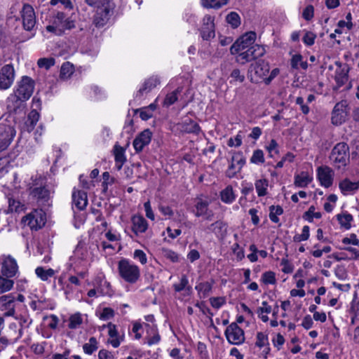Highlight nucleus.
Returning <instances> with one entry per match:
<instances>
[{
  "label": "nucleus",
  "instance_id": "f257e3e1",
  "mask_svg": "<svg viewBox=\"0 0 359 359\" xmlns=\"http://www.w3.org/2000/svg\"><path fill=\"white\" fill-rule=\"evenodd\" d=\"M35 87V81L29 76H23L18 82L14 93L7 98V107L15 111L22 102L28 100L32 95Z\"/></svg>",
  "mask_w": 359,
  "mask_h": 359
},
{
  "label": "nucleus",
  "instance_id": "f03ea898",
  "mask_svg": "<svg viewBox=\"0 0 359 359\" xmlns=\"http://www.w3.org/2000/svg\"><path fill=\"white\" fill-rule=\"evenodd\" d=\"M30 196L36 201L41 207L50 206V191L46 188V182L40 177L36 180L29 188Z\"/></svg>",
  "mask_w": 359,
  "mask_h": 359
},
{
  "label": "nucleus",
  "instance_id": "7ed1b4c3",
  "mask_svg": "<svg viewBox=\"0 0 359 359\" xmlns=\"http://www.w3.org/2000/svg\"><path fill=\"white\" fill-rule=\"evenodd\" d=\"M329 158L338 169L346 166L350 161L348 145L346 142L337 143L332 148Z\"/></svg>",
  "mask_w": 359,
  "mask_h": 359
},
{
  "label": "nucleus",
  "instance_id": "20e7f679",
  "mask_svg": "<svg viewBox=\"0 0 359 359\" xmlns=\"http://www.w3.org/2000/svg\"><path fill=\"white\" fill-rule=\"evenodd\" d=\"M118 271L121 278L131 284L135 283L140 277L138 266L131 264L126 259H122L118 262Z\"/></svg>",
  "mask_w": 359,
  "mask_h": 359
},
{
  "label": "nucleus",
  "instance_id": "39448f33",
  "mask_svg": "<svg viewBox=\"0 0 359 359\" xmlns=\"http://www.w3.org/2000/svg\"><path fill=\"white\" fill-rule=\"evenodd\" d=\"M95 14L93 16V24L97 27H103L109 21L113 14L114 4L110 0H103L101 6L97 5Z\"/></svg>",
  "mask_w": 359,
  "mask_h": 359
},
{
  "label": "nucleus",
  "instance_id": "423d86ee",
  "mask_svg": "<svg viewBox=\"0 0 359 359\" xmlns=\"http://www.w3.org/2000/svg\"><path fill=\"white\" fill-rule=\"evenodd\" d=\"M266 53L265 48L263 46L259 44H255L246 50H243L238 53L236 57V62L241 65H245L247 62L256 60L259 57L264 55Z\"/></svg>",
  "mask_w": 359,
  "mask_h": 359
},
{
  "label": "nucleus",
  "instance_id": "0eeeda50",
  "mask_svg": "<svg viewBox=\"0 0 359 359\" xmlns=\"http://www.w3.org/2000/svg\"><path fill=\"white\" fill-rule=\"evenodd\" d=\"M256 37L257 34L252 31L243 34L231 46V53L232 55L238 54L246 48L255 45Z\"/></svg>",
  "mask_w": 359,
  "mask_h": 359
},
{
  "label": "nucleus",
  "instance_id": "6e6552de",
  "mask_svg": "<svg viewBox=\"0 0 359 359\" xmlns=\"http://www.w3.org/2000/svg\"><path fill=\"white\" fill-rule=\"evenodd\" d=\"M245 164V158L243 153L241 151L234 152L230 160V164L226 170V176L229 178H233L238 172H241Z\"/></svg>",
  "mask_w": 359,
  "mask_h": 359
},
{
  "label": "nucleus",
  "instance_id": "1a4fd4ad",
  "mask_svg": "<svg viewBox=\"0 0 359 359\" xmlns=\"http://www.w3.org/2000/svg\"><path fill=\"white\" fill-rule=\"evenodd\" d=\"M15 130L13 126L7 123H0V152L4 151L12 142Z\"/></svg>",
  "mask_w": 359,
  "mask_h": 359
},
{
  "label": "nucleus",
  "instance_id": "9d476101",
  "mask_svg": "<svg viewBox=\"0 0 359 359\" xmlns=\"http://www.w3.org/2000/svg\"><path fill=\"white\" fill-rule=\"evenodd\" d=\"M269 69L270 67L268 62L264 60H256L255 62L250 64L249 67L248 77L252 82H254V79L252 76V73L254 72L257 77L264 80V78H266L269 72Z\"/></svg>",
  "mask_w": 359,
  "mask_h": 359
},
{
  "label": "nucleus",
  "instance_id": "9b49d317",
  "mask_svg": "<svg viewBox=\"0 0 359 359\" xmlns=\"http://www.w3.org/2000/svg\"><path fill=\"white\" fill-rule=\"evenodd\" d=\"M228 341L232 344H241L245 341L244 331L236 323H231L225 330Z\"/></svg>",
  "mask_w": 359,
  "mask_h": 359
},
{
  "label": "nucleus",
  "instance_id": "f8f14e48",
  "mask_svg": "<svg viewBox=\"0 0 359 359\" xmlns=\"http://www.w3.org/2000/svg\"><path fill=\"white\" fill-rule=\"evenodd\" d=\"M20 13L23 28L27 31H32L36 22L33 7L29 4H25Z\"/></svg>",
  "mask_w": 359,
  "mask_h": 359
},
{
  "label": "nucleus",
  "instance_id": "ddd939ff",
  "mask_svg": "<svg viewBox=\"0 0 359 359\" xmlns=\"http://www.w3.org/2000/svg\"><path fill=\"white\" fill-rule=\"evenodd\" d=\"M15 70L12 65H6L0 69V89H8L13 83Z\"/></svg>",
  "mask_w": 359,
  "mask_h": 359
},
{
  "label": "nucleus",
  "instance_id": "4468645a",
  "mask_svg": "<svg viewBox=\"0 0 359 359\" xmlns=\"http://www.w3.org/2000/svg\"><path fill=\"white\" fill-rule=\"evenodd\" d=\"M335 65L338 68L336 70L334 76L337 85L333 87V90L337 91L348 81L349 67L347 64H341L340 62H336Z\"/></svg>",
  "mask_w": 359,
  "mask_h": 359
},
{
  "label": "nucleus",
  "instance_id": "2eb2a0df",
  "mask_svg": "<svg viewBox=\"0 0 359 359\" xmlns=\"http://www.w3.org/2000/svg\"><path fill=\"white\" fill-rule=\"evenodd\" d=\"M347 113L346 101L337 103L332 112V123L336 126L341 125L346 121Z\"/></svg>",
  "mask_w": 359,
  "mask_h": 359
},
{
  "label": "nucleus",
  "instance_id": "dca6fc26",
  "mask_svg": "<svg viewBox=\"0 0 359 359\" xmlns=\"http://www.w3.org/2000/svg\"><path fill=\"white\" fill-rule=\"evenodd\" d=\"M203 40L208 41L215 36L214 18L206 15L203 19V25L200 29Z\"/></svg>",
  "mask_w": 359,
  "mask_h": 359
},
{
  "label": "nucleus",
  "instance_id": "f3484780",
  "mask_svg": "<svg viewBox=\"0 0 359 359\" xmlns=\"http://www.w3.org/2000/svg\"><path fill=\"white\" fill-rule=\"evenodd\" d=\"M334 174V170L329 166H320L317 168L318 179L320 184L326 188L332 186Z\"/></svg>",
  "mask_w": 359,
  "mask_h": 359
},
{
  "label": "nucleus",
  "instance_id": "a211bd4d",
  "mask_svg": "<svg viewBox=\"0 0 359 359\" xmlns=\"http://www.w3.org/2000/svg\"><path fill=\"white\" fill-rule=\"evenodd\" d=\"M151 137L152 133L149 129H145L138 134L133 143L136 153L141 152L144 147L150 143Z\"/></svg>",
  "mask_w": 359,
  "mask_h": 359
},
{
  "label": "nucleus",
  "instance_id": "6ab92c4d",
  "mask_svg": "<svg viewBox=\"0 0 359 359\" xmlns=\"http://www.w3.org/2000/svg\"><path fill=\"white\" fill-rule=\"evenodd\" d=\"M18 269V264L14 258L10 255L5 257L1 268V273L4 276L12 278L16 274Z\"/></svg>",
  "mask_w": 359,
  "mask_h": 359
},
{
  "label": "nucleus",
  "instance_id": "aec40b11",
  "mask_svg": "<svg viewBox=\"0 0 359 359\" xmlns=\"http://www.w3.org/2000/svg\"><path fill=\"white\" fill-rule=\"evenodd\" d=\"M72 202L79 210L85 209L88 204L87 193L81 190L74 191L72 194Z\"/></svg>",
  "mask_w": 359,
  "mask_h": 359
},
{
  "label": "nucleus",
  "instance_id": "412c9836",
  "mask_svg": "<svg viewBox=\"0 0 359 359\" xmlns=\"http://www.w3.org/2000/svg\"><path fill=\"white\" fill-rule=\"evenodd\" d=\"M132 229L133 231L137 235L140 233H144L146 231L148 227L147 220L140 215H135L132 217Z\"/></svg>",
  "mask_w": 359,
  "mask_h": 359
},
{
  "label": "nucleus",
  "instance_id": "4be33fe9",
  "mask_svg": "<svg viewBox=\"0 0 359 359\" xmlns=\"http://www.w3.org/2000/svg\"><path fill=\"white\" fill-rule=\"evenodd\" d=\"M339 187L343 194H351L359 189V181L353 182L346 178L339 182Z\"/></svg>",
  "mask_w": 359,
  "mask_h": 359
},
{
  "label": "nucleus",
  "instance_id": "5701e85b",
  "mask_svg": "<svg viewBox=\"0 0 359 359\" xmlns=\"http://www.w3.org/2000/svg\"><path fill=\"white\" fill-rule=\"evenodd\" d=\"M181 129L187 133L198 134L201 131L200 126L191 118H186L181 123Z\"/></svg>",
  "mask_w": 359,
  "mask_h": 359
},
{
  "label": "nucleus",
  "instance_id": "b1692460",
  "mask_svg": "<svg viewBox=\"0 0 359 359\" xmlns=\"http://www.w3.org/2000/svg\"><path fill=\"white\" fill-rule=\"evenodd\" d=\"M25 222H27L31 229H41L45 224V221L41 216L38 217L37 214H29L25 217Z\"/></svg>",
  "mask_w": 359,
  "mask_h": 359
},
{
  "label": "nucleus",
  "instance_id": "393cba45",
  "mask_svg": "<svg viewBox=\"0 0 359 359\" xmlns=\"http://www.w3.org/2000/svg\"><path fill=\"white\" fill-rule=\"evenodd\" d=\"M313 177L307 172H301V173L294 175V184L297 187L304 188L311 182Z\"/></svg>",
  "mask_w": 359,
  "mask_h": 359
},
{
  "label": "nucleus",
  "instance_id": "a878e982",
  "mask_svg": "<svg viewBox=\"0 0 359 359\" xmlns=\"http://www.w3.org/2000/svg\"><path fill=\"white\" fill-rule=\"evenodd\" d=\"M115 161L118 170H121L124 163L126 161L125 156V149L120 145L115 144L114 147Z\"/></svg>",
  "mask_w": 359,
  "mask_h": 359
},
{
  "label": "nucleus",
  "instance_id": "bb28decb",
  "mask_svg": "<svg viewBox=\"0 0 359 359\" xmlns=\"http://www.w3.org/2000/svg\"><path fill=\"white\" fill-rule=\"evenodd\" d=\"M160 81L156 77H151L146 80L142 87L138 90L137 96H141L144 92H149L159 84Z\"/></svg>",
  "mask_w": 359,
  "mask_h": 359
},
{
  "label": "nucleus",
  "instance_id": "cd10ccee",
  "mask_svg": "<svg viewBox=\"0 0 359 359\" xmlns=\"http://www.w3.org/2000/svg\"><path fill=\"white\" fill-rule=\"evenodd\" d=\"M208 205L209 203L207 201H203L201 198L198 199L196 203L195 204V208L196 209V212L195 215L196 217L204 216L205 215L208 214Z\"/></svg>",
  "mask_w": 359,
  "mask_h": 359
},
{
  "label": "nucleus",
  "instance_id": "c85d7f7f",
  "mask_svg": "<svg viewBox=\"0 0 359 359\" xmlns=\"http://www.w3.org/2000/svg\"><path fill=\"white\" fill-rule=\"evenodd\" d=\"M201 5L205 8L218 9L226 5L229 0H201Z\"/></svg>",
  "mask_w": 359,
  "mask_h": 359
},
{
  "label": "nucleus",
  "instance_id": "c756f323",
  "mask_svg": "<svg viewBox=\"0 0 359 359\" xmlns=\"http://www.w3.org/2000/svg\"><path fill=\"white\" fill-rule=\"evenodd\" d=\"M208 229L216 234L223 236L226 232L227 225L224 222L218 220L212 223Z\"/></svg>",
  "mask_w": 359,
  "mask_h": 359
},
{
  "label": "nucleus",
  "instance_id": "7c9ffc66",
  "mask_svg": "<svg viewBox=\"0 0 359 359\" xmlns=\"http://www.w3.org/2000/svg\"><path fill=\"white\" fill-rule=\"evenodd\" d=\"M215 280L213 279H211L210 281L199 283L196 286L195 288L199 293L202 292L203 297H206L211 292Z\"/></svg>",
  "mask_w": 359,
  "mask_h": 359
},
{
  "label": "nucleus",
  "instance_id": "2f4dec72",
  "mask_svg": "<svg viewBox=\"0 0 359 359\" xmlns=\"http://www.w3.org/2000/svg\"><path fill=\"white\" fill-rule=\"evenodd\" d=\"M107 327L109 328V335L111 338H114L109 341L110 344L114 347L117 348L120 345V341L117 338L118 336V332L116 328V325L112 324L111 323H109L107 325Z\"/></svg>",
  "mask_w": 359,
  "mask_h": 359
},
{
  "label": "nucleus",
  "instance_id": "473e14b6",
  "mask_svg": "<svg viewBox=\"0 0 359 359\" xmlns=\"http://www.w3.org/2000/svg\"><path fill=\"white\" fill-rule=\"evenodd\" d=\"M39 118V113L35 111L32 110L29 114L28 115L27 121H26V125L27 127L28 131H32L34 126H36V123L38 122Z\"/></svg>",
  "mask_w": 359,
  "mask_h": 359
},
{
  "label": "nucleus",
  "instance_id": "72a5a7b5",
  "mask_svg": "<svg viewBox=\"0 0 359 359\" xmlns=\"http://www.w3.org/2000/svg\"><path fill=\"white\" fill-rule=\"evenodd\" d=\"M255 185L259 196L266 195V188L269 185V182L266 179L257 180Z\"/></svg>",
  "mask_w": 359,
  "mask_h": 359
},
{
  "label": "nucleus",
  "instance_id": "f704fd0d",
  "mask_svg": "<svg viewBox=\"0 0 359 359\" xmlns=\"http://www.w3.org/2000/svg\"><path fill=\"white\" fill-rule=\"evenodd\" d=\"M173 287L175 291L178 292L184 290L188 292L191 291V287L189 285V281L186 275H182L180 283L179 284H174Z\"/></svg>",
  "mask_w": 359,
  "mask_h": 359
},
{
  "label": "nucleus",
  "instance_id": "c9c22d12",
  "mask_svg": "<svg viewBox=\"0 0 359 359\" xmlns=\"http://www.w3.org/2000/svg\"><path fill=\"white\" fill-rule=\"evenodd\" d=\"M73 65L70 62H66L63 63L61 67L60 76L62 79H67L73 74Z\"/></svg>",
  "mask_w": 359,
  "mask_h": 359
},
{
  "label": "nucleus",
  "instance_id": "e433bc0d",
  "mask_svg": "<svg viewBox=\"0 0 359 359\" xmlns=\"http://www.w3.org/2000/svg\"><path fill=\"white\" fill-rule=\"evenodd\" d=\"M269 211L270 219L274 223H278L279 222V218L278 217V215H280L283 213V208L280 205H271L269 207Z\"/></svg>",
  "mask_w": 359,
  "mask_h": 359
},
{
  "label": "nucleus",
  "instance_id": "4c0bfd02",
  "mask_svg": "<svg viewBox=\"0 0 359 359\" xmlns=\"http://www.w3.org/2000/svg\"><path fill=\"white\" fill-rule=\"evenodd\" d=\"M98 348L97 341L95 337H92L89 339V343H86L83 345V351L86 354H92Z\"/></svg>",
  "mask_w": 359,
  "mask_h": 359
},
{
  "label": "nucleus",
  "instance_id": "58836bf2",
  "mask_svg": "<svg viewBox=\"0 0 359 359\" xmlns=\"http://www.w3.org/2000/svg\"><path fill=\"white\" fill-rule=\"evenodd\" d=\"M36 274L38 277H39L42 280H47L48 278L52 277L55 271L52 269H44L43 267H37L35 270Z\"/></svg>",
  "mask_w": 359,
  "mask_h": 359
},
{
  "label": "nucleus",
  "instance_id": "ea45409f",
  "mask_svg": "<svg viewBox=\"0 0 359 359\" xmlns=\"http://www.w3.org/2000/svg\"><path fill=\"white\" fill-rule=\"evenodd\" d=\"M234 194L231 187H227L221 191V199L223 202L230 203L234 200Z\"/></svg>",
  "mask_w": 359,
  "mask_h": 359
},
{
  "label": "nucleus",
  "instance_id": "a19ab883",
  "mask_svg": "<svg viewBox=\"0 0 359 359\" xmlns=\"http://www.w3.org/2000/svg\"><path fill=\"white\" fill-rule=\"evenodd\" d=\"M226 22L231 25L232 28H237L241 25V18L236 12H231L226 15Z\"/></svg>",
  "mask_w": 359,
  "mask_h": 359
},
{
  "label": "nucleus",
  "instance_id": "79ce46f5",
  "mask_svg": "<svg viewBox=\"0 0 359 359\" xmlns=\"http://www.w3.org/2000/svg\"><path fill=\"white\" fill-rule=\"evenodd\" d=\"M14 282L0 276V294L9 291L13 286Z\"/></svg>",
  "mask_w": 359,
  "mask_h": 359
},
{
  "label": "nucleus",
  "instance_id": "37998d69",
  "mask_svg": "<svg viewBox=\"0 0 359 359\" xmlns=\"http://www.w3.org/2000/svg\"><path fill=\"white\" fill-rule=\"evenodd\" d=\"M337 219L341 226L346 229L351 228V222L353 220V216L351 214L338 215Z\"/></svg>",
  "mask_w": 359,
  "mask_h": 359
},
{
  "label": "nucleus",
  "instance_id": "c03bdc74",
  "mask_svg": "<svg viewBox=\"0 0 359 359\" xmlns=\"http://www.w3.org/2000/svg\"><path fill=\"white\" fill-rule=\"evenodd\" d=\"M315 207L313 205L310 206L309 210L305 212L302 216V217L309 221V222H313V218L320 219L322 217V215L320 212H315Z\"/></svg>",
  "mask_w": 359,
  "mask_h": 359
},
{
  "label": "nucleus",
  "instance_id": "a18cd8bd",
  "mask_svg": "<svg viewBox=\"0 0 359 359\" xmlns=\"http://www.w3.org/2000/svg\"><path fill=\"white\" fill-rule=\"evenodd\" d=\"M182 88H177L175 90L170 94H168L165 98L164 104L170 106L174 104L177 100V94L182 92Z\"/></svg>",
  "mask_w": 359,
  "mask_h": 359
},
{
  "label": "nucleus",
  "instance_id": "49530a36",
  "mask_svg": "<svg viewBox=\"0 0 359 359\" xmlns=\"http://www.w3.org/2000/svg\"><path fill=\"white\" fill-rule=\"evenodd\" d=\"M83 320L79 313L73 314L69 318V327L70 329H76L81 324H82Z\"/></svg>",
  "mask_w": 359,
  "mask_h": 359
},
{
  "label": "nucleus",
  "instance_id": "de8ad7c7",
  "mask_svg": "<svg viewBox=\"0 0 359 359\" xmlns=\"http://www.w3.org/2000/svg\"><path fill=\"white\" fill-rule=\"evenodd\" d=\"M265 161L264 152L261 149H256L254 151L252 157L250 158V162L252 163L258 164L264 163Z\"/></svg>",
  "mask_w": 359,
  "mask_h": 359
},
{
  "label": "nucleus",
  "instance_id": "09e8293b",
  "mask_svg": "<svg viewBox=\"0 0 359 359\" xmlns=\"http://www.w3.org/2000/svg\"><path fill=\"white\" fill-rule=\"evenodd\" d=\"M309 226H304L302 229V233L301 234H296L293 237V241L299 243L303 241H307L309 238Z\"/></svg>",
  "mask_w": 359,
  "mask_h": 359
},
{
  "label": "nucleus",
  "instance_id": "8fccbe9b",
  "mask_svg": "<svg viewBox=\"0 0 359 359\" xmlns=\"http://www.w3.org/2000/svg\"><path fill=\"white\" fill-rule=\"evenodd\" d=\"M55 59L53 57H43L40 58L38 62V66L41 68H45L46 69H50L52 66L55 65Z\"/></svg>",
  "mask_w": 359,
  "mask_h": 359
},
{
  "label": "nucleus",
  "instance_id": "3c124183",
  "mask_svg": "<svg viewBox=\"0 0 359 359\" xmlns=\"http://www.w3.org/2000/svg\"><path fill=\"white\" fill-rule=\"evenodd\" d=\"M262 280L264 284H275L276 281L275 273L271 271L264 272L262 274Z\"/></svg>",
  "mask_w": 359,
  "mask_h": 359
},
{
  "label": "nucleus",
  "instance_id": "603ef678",
  "mask_svg": "<svg viewBox=\"0 0 359 359\" xmlns=\"http://www.w3.org/2000/svg\"><path fill=\"white\" fill-rule=\"evenodd\" d=\"M15 297L13 294L7 295H3L0 297V303H2V306L5 308H9L15 301Z\"/></svg>",
  "mask_w": 359,
  "mask_h": 359
},
{
  "label": "nucleus",
  "instance_id": "864d4df0",
  "mask_svg": "<svg viewBox=\"0 0 359 359\" xmlns=\"http://www.w3.org/2000/svg\"><path fill=\"white\" fill-rule=\"evenodd\" d=\"M255 344L260 348L266 344H269L267 335L264 334L263 332H258L257 334V341Z\"/></svg>",
  "mask_w": 359,
  "mask_h": 359
},
{
  "label": "nucleus",
  "instance_id": "5fc2aeb1",
  "mask_svg": "<svg viewBox=\"0 0 359 359\" xmlns=\"http://www.w3.org/2000/svg\"><path fill=\"white\" fill-rule=\"evenodd\" d=\"M316 35L311 32H306L302 40L306 46H312L315 42Z\"/></svg>",
  "mask_w": 359,
  "mask_h": 359
},
{
  "label": "nucleus",
  "instance_id": "6e6d98bb",
  "mask_svg": "<svg viewBox=\"0 0 359 359\" xmlns=\"http://www.w3.org/2000/svg\"><path fill=\"white\" fill-rule=\"evenodd\" d=\"M163 256L170 259L172 262H179V255L175 252L171 250H163Z\"/></svg>",
  "mask_w": 359,
  "mask_h": 359
},
{
  "label": "nucleus",
  "instance_id": "4d7b16f0",
  "mask_svg": "<svg viewBox=\"0 0 359 359\" xmlns=\"http://www.w3.org/2000/svg\"><path fill=\"white\" fill-rule=\"evenodd\" d=\"M8 208L11 212H18L20 209V202L14 198H8Z\"/></svg>",
  "mask_w": 359,
  "mask_h": 359
},
{
  "label": "nucleus",
  "instance_id": "13d9d810",
  "mask_svg": "<svg viewBox=\"0 0 359 359\" xmlns=\"http://www.w3.org/2000/svg\"><path fill=\"white\" fill-rule=\"evenodd\" d=\"M114 316V311L112 309L106 307L102 310V313L100 316V318L102 320H108Z\"/></svg>",
  "mask_w": 359,
  "mask_h": 359
},
{
  "label": "nucleus",
  "instance_id": "bf43d9fd",
  "mask_svg": "<svg viewBox=\"0 0 359 359\" xmlns=\"http://www.w3.org/2000/svg\"><path fill=\"white\" fill-rule=\"evenodd\" d=\"M314 8L312 5L306 6L303 11V18L306 20H310L313 17Z\"/></svg>",
  "mask_w": 359,
  "mask_h": 359
},
{
  "label": "nucleus",
  "instance_id": "052dcab7",
  "mask_svg": "<svg viewBox=\"0 0 359 359\" xmlns=\"http://www.w3.org/2000/svg\"><path fill=\"white\" fill-rule=\"evenodd\" d=\"M278 143L277 142L272 139L269 143V144L266 147V149L268 152L269 153V156L271 157H273L272 152L274 151L275 154H278L279 153V151L278 149Z\"/></svg>",
  "mask_w": 359,
  "mask_h": 359
},
{
  "label": "nucleus",
  "instance_id": "680f3d73",
  "mask_svg": "<svg viewBox=\"0 0 359 359\" xmlns=\"http://www.w3.org/2000/svg\"><path fill=\"white\" fill-rule=\"evenodd\" d=\"M210 302L212 306L215 309H219L225 304L224 297H212L210 299Z\"/></svg>",
  "mask_w": 359,
  "mask_h": 359
},
{
  "label": "nucleus",
  "instance_id": "e2e57ef3",
  "mask_svg": "<svg viewBox=\"0 0 359 359\" xmlns=\"http://www.w3.org/2000/svg\"><path fill=\"white\" fill-rule=\"evenodd\" d=\"M138 111L140 112V118L144 121H147V120L149 119L153 116L152 113L149 112L145 107L135 110V114L137 113Z\"/></svg>",
  "mask_w": 359,
  "mask_h": 359
},
{
  "label": "nucleus",
  "instance_id": "0e129e2a",
  "mask_svg": "<svg viewBox=\"0 0 359 359\" xmlns=\"http://www.w3.org/2000/svg\"><path fill=\"white\" fill-rule=\"evenodd\" d=\"M134 258L138 259L142 264H146L147 261L146 254L141 250H135Z\"/></svg>",
  "mask_w": 359,
  "mask_h": 359
},
{
  "label": "nucleus",
  "instance_id": "69168bd1",
  "mask_svg": "<svg viewBox=\"0 0 359 359\" xmlns=\"http://www.w3.org/2000/svg\"><path fill=\"white\" fill-rule=\"evenodd\" d=\"M302 60V55L300 54H296L292 56L291 59V67L292 69H297L299 68V65Z\"/></svg>",
  "mask_w": 359,
  "mask_h": 359
},
{
  "label": "nucleus",
  "instance_id": "338daca9",
  "mask_svg": "<svg viewBox=\"0 0 359 359\" xmlns=\"http://www.w3.org/2000/svg\"><path fill=\"white\" fill-rule=\"evenodd\" d=\"M342 243L346 245L352 243L353 245H358L359 240L357 238L355 233H351L350 238H344L342 239Z\"/></svg>",
  "mask_w": 359,
  "mask_h": 359
},
{
  "label": "nucleus",
  "instance_id": "774afa93",
  "mask_svg": "<svg viewBox=\"0 0 359 359\" xmlns=\"http://www.w3.org/2000/svg\"><path fill=\"white\" fill-rule=\"evenodd\" d=\"M99 359H114L113 354L107 350L102 349L98 353Z\"/></svg>",
  "mask_w": 359,
  "mask_h": 359
}]
</instances>
